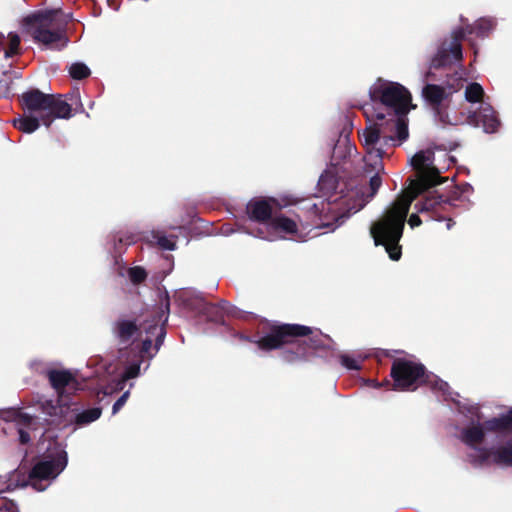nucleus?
I'll return each mask as SVG.
<instances>
[{
  "label": "nucleus",
  "instance_id": "obj_1",
  "mask_svg": "<svg viewBox=\"0 0 512 512\" xmlns=\"http://www.w3.org/2000/svg\"><path fill=\"white\" fill-rule=\"evenodd\" d=\"M434 153L419 151L411 158V166L416 171V179H408L406 195L396 199L383 216L370 227V234L376 246L382 245L393 261L401 258L399 241L402 238L406 218L412 202L431 187L445 182L439 170L432 166Z\"/></svg>",
  "mask_w": 512,
  "mask_h": 512
},
{
  "label": "nucleus",
  "instance_id": "obj_2",
  "mask_svg": "<svg viewBox=\"0 0 512 512\" xmlns=\"http://www.w3.org/2000/svg\"><path fill=\"white\" fill-rule=\"evenodd\" d=\"M285 346L281 358L287 363L306 361L310 350L327 349L321 334L313 335L311 327L301 324H269L266 333L257 341V347L266 352Z\"/></svg>",
  "mask_w": 512,
  "mask_h": 512
},
{
  "label": "nucleus",
  "instance_id": "obj_3",
  "mask_svg": "<svg viewBox=\"0 0 512 512\" xmlns=\"http://www.w3.org/2000/svg\"><path fill=\"white\" fill-rule=\"evenodd\" d=\"M70 19L61 9L39 11L23 20L32 39L53 50H62L69 42L67 26Z\"/></svg>",
  "mask_w": 512,
  "mask_h": 512
},
{
  "label": "nucleus",
  "instance_id": "obj_4",
  "mask_svg": "<svg viewBox=\"0 0 512 512\" xmlns=\"http://www.w3.org/2000/svg\"><path fill=\"white\" fill-rule=\"evenodd\" d=\"M390 376L392 382L386 380V384L394 391H415L422 385L443 390L447 386L446 382L429 372L422 363L406 358L393 360Z\"/></svg>",
  "mask_w": 512,
  "mask_h": 512
},
{
  "label": "nucleus",
  "instance_id": "obj_5",
  "mask_svg": "<svg viewBox=\"0 0 512 512\" xmlns=\"http://www.w3.org/2000/svg\"><path fill=\"white\" fill-rule=\"evenodd\" d=\"M25 114L38 117L42 124L50 127L56 118L69 119L73 114L72 104L63 99L61 94H46L39 89H30L19 97Z\"/></svg>",
  "mask_w": 512,
  "mask_h": 512
},
{
  "label": "nucleus",
  "instance_id": "obj_6",
  "mask_svg": "<svg viewBox=\"0 0 512 512\" xmlns=\"http://www.w3.org/2000/svg\"><path fill=\"white\" fill-rule=\"evenodd\" d=\"M369 97L372 103L382 105L388 116H407L411 109L416 108L410 91L398 82L379 79L369 89Z\"/></svg>",
  "mask_w": 512,
  "mask_h": 512
},
{
  "label": "nucleus",
  "instance_id": "obj_7",
  "mask_svg": "<svg viewBox=\"0 0 512 512\" xmlns=\"http://www.w3.org/2000/svg\"><path fill=\"white\" fill-rule=\"evenodd\" d=\"M67 463V452L62 448H57L53 455L46 456L34 464L28 475L31 486L39 491L44 490L40 482L55 479L65 469Z\"/></svg>",
  "mask_w": 512,
  "mask_h": 512
},
{
  "label": "nucleus",
  "instance_id": "obj_8",
  "mask_svg": "<svg viewBox=\"0 0 512 512\" xmlns=\"http://www.w3.org/2000/svg\"><path fill=\"white\" fill-rule=\"evenodd\" d=\"M465 39V30L461 27L454 29L450 39L440 42L435 55L431 58L430 68L440 69L449 67L463 59L462 41Z\"/></svg>",
  "mask_w": 512,
  "mask_h": 512
},
{
  "label": "nucleus",
  "instance_id": "obj_9",
  "mask_svg": "<svg viewBox=\"0 0 512 512\" xmlns=\"http://www.w3.org/2000/svg\"><path fill=\"white\" fill-rule=\"evenodd\" d=\"M372 118H375L380 123H375L366 127L363 131L362 138L363 144L366 148L367 158L365 161H374V168L378 170L383 169V156L385 154L383 150V139H382V127L384 125L383 121L386 118V115L382 112H378L374 109Z\"/></svg>",
  "mask_w": 512,
  "mask_h": 512
},
{
  "label": "nucleus",
  "instance_id": "obj_10",
  "mask_svg": "<svg viewBox=\"0 0 512 512\" xmlns=\"http://www.w3.org/2000/svg\"><path fill=\"white\" fill-rule=\"evenodd\" d=\"M455 90L450 86L448 88L437 84H426L422 88V98L427 107L443 123L448 120V108L452 101V95Z\"/></svg>",
  "mask_w": 512,
  "mask_h": 512
},
{
  "label": "nucleus",
  "instance_id": "obj_11",
  "mask_svg": "<svg viewBox=\"0 0 512 512\" xmlns=\"http://www.w3.org/2000/svg\"><path fill=\"white\" fill-rule=\"evenodd\" d=\"M170 311V299L166 292L164 301L161 303V307L151 316V319L146 320L142 328L146 336H150L152 339L155 338L154 350L157 353L162 346L166 337V323L168 321V315Z\"/></svg>",
  "mask_w": 512,
  "mask_h": 512
},
{
  "label": "nucleus",
  "instance_id": "obj_12",
  "mask_svg": "<svg viewBox=\"0 0 512 512\" xmlns=\"http://www.w3.org/2000/svg\"><path fill=\"white\" fill-rule=\"evenodd\" d=\"M40 408L45 415L50 417V424L63 427L74 424L77 404L69 402L67 398H63V401H60L59 398L56 401L45 400L40 403Z\"/></svg>",
  "mask_w": 512,
  "mask_h": 512
},
{
  "label": "nucleus",
  "instance_id": "obj_13",
  "mask_svg": "<svg viewBox=\"0 0 512 512\" xmlns=\"http://www.w3.org/2000/svg\"><path fill=\"white\" fill-rule=\"evenodd\" d=\"M311 210L318 216L319 222L316 224L318 228L334 230L350 216V211H341L339 204L336 202L321 201L319 204H314Z\"/></svg>",
  "mask_w": 512,
  "mask_h": 512
},
{
  "label": "nucleus",
  "instance_id": "obj_14",
  "mask_svg": "<svg viewBox=\"0 0 512 512\" xmlns=\"http://www.w3.org/2000/svg\"><path fill=\"white\" fill-rule=\"evenodd\" d=\"M46 377L60 401L81 389L80 382L69 370L50 369Z\"/></svg>",
  "mask_w": 512,
  "mask_h": 512
},
{
  "label": "nucleus",
  "instance_id": "obj_15",
  "mask_svg": "<svg viewBox=\"0 0 512 512\" xmlns=\"http://www.w3.org/2000/svg\"><path fill=\"white\" fill-rule=\"evenodd\" d=\"M447 205H449L448 199H444L441 195L431 194L416 202L414 208L417 213L427 215V220L441 221L445 219L443 213Z\"/></svg>",
  "mask_w": 512,
  "mask_h": 512
},
{
  "label": "nucleus",
  "instance_id": "obj_16",
  "mask_svg": "<svg viewBox=\"0 0 512 512\" xmlns=\"http://www.w3.org/2000/svg\"><path fill=\"white\" fill-rule=\"evenodd\" d=\"M273 204H277L274 198H253L246 205V213L252 221L266 223L272 219Z\"/></svg>",
  "mask_w": 512,
  "mask_h": 512
},
{
  "label": "nucleus",
  "instance_id": "obj_17",
  "mask_svg": "<svg viewBox=\"0 0 512 512\" xmlns=\"http://www.w3.org/2000/svg\"><path fill=\"white\" fill-rule=\"evenodd\" d=\"M476 126L482 127L486 133L497 131L500 121L493 107L488 103H482L480 108L470 116Z\"/></svg>",
  "mask_w": 512,
  "mask_h": 512
},
{
  "label": "nucleus",
  "instance_id": "obj_18",
  "mask_svg": "<svg viewBox=\"0 0 512 512\" xmlns=\"http://www.w3.org/2000/svg\"><path fill=\"white\" fill-rule=\"evenodd\" d=\"M229 302L220 300L218 303L207 302L205 299L198 313L204 315L209 322L224 324Z\"/></svg>",
  "mask_w": 512,
  "mask_h": 512
},
{
  "label": "nucleus",
  "instance_id": "obj_19",
  "mask_svg": "<svg viewBox=\"0 0 512 512\" xmlns=\"http://www.w3.org/2000/svg\"><path fill=\"white\" fill-rule=\"evenodd\" d=\"M138 331L136 320L118 319L113 325V333L121 344H129Z\"/></svg>",
  "mask_w": 512,
  "mask_h": 512
},
{
  "label": "nucleus",
  "instance_id": "obj_20",
  "mask_svg": "<svg viewBox=\"0 0 512 512\" xmlns=\"http://www.w3.org/2000/svg\"><path fill=\"white\" fill-rule=\"evenodd\" d=\"M385 124L394 128L396 130V135H383L382 139L384 145H389L390 142H394L396 139L400 142H403L408 138V120L406 116H389V119L385 122Z\"/></svg>",
  "mask_w": 512,
  "mask_h": 512
},
{
  "label": "nucleus",
  "instance_id": "obj_21",
  "mask_svg": "<svg viewBox=\"0 0 512 512\" xmlns=\"http://www.w3.org/2000/svg\"><path fill=\"white\" fill-rule=\"evenodd\" d=\"M174 299L179 306L192 312H198L204 301L201 295L188 289L177 291L174 295Z\"/></svg>",
  "mask_w": 512,
  "mask_h": 512
},
{
  "label": "nucleus",
  "instance_id": "obj_22",
  "mask_svg": "<svg viewBox=\"0 0 512 512\" xmlns=\"http://www.w3.org/2000/svg\"><path fill=\"white\" fill-rule=\"evenodd\" d=\"M21 39L15 32L8 33L7 36L0 34V46L6 58H11L21 54Z\"/></svg>",
  "mask_w": 512,
  "mask_h": 512
},
{
  "label": "nucleus",
  "instance_id": "obj_23",
  "mask_svg": "<svg viewBox=\"0 0 512 512\" xmlns=\"http://www.w3.org/2000/svg\"><path fill=\"white\" fill-rule=\"evenodd\" d=\"M492 462L501 466H512V440L497 448H492Z\"/></svg>",
  "mask_w": 512,
  "mask_h": 512
},
{
  "label": "nucleus",
  "instance_id": "obj_24",
  "mask_svg": "<svg viewBox=\"0 0 512 512\" xmlns=\"http://www.w3.org/2000/svg\"><path fill=\"white\" fill-rule=\"evenodd\" d=\"M483 427L490 432L507 431L512 427V409L507 414L486 420Z\"/></svg>",
  "mask_w": 512,
  "mask_h": 512
},
{
  "label": "nucleus",
  "instance_id": "obj_25",
  "mask_svg": "<svg viewBox=\"0 0 512 512\" xmlns=\"http://www.w3.org/2000/svg\"><path fill=\"white\" fill-rule=\"evenodd\" d=\"M41 120L33 115L25 114L13 120V126L23 133H33L40 127Z\"/></svg>",
  "mask_w": 512,
  "mask_h": 512
},
{
  "label": "nucleus",
  "instance_id": "obj_26",
  "mask_svg": "<svg viewBox=\"0 0 512 512\" xmlns=\"http://www.w3.org/2000/svg\"><path fill=\"white\" fill-rule=\"evenodd\" d=\"M102 409L100 407L90 408L80 411L77 406L76 415L74 417V424L78 427L88 425L100 418Z\"/></svg>",
  "mask_w": 512,
  "mask_h": 512
},
{
  "label": "nucleus",
  "instance_id": "obj_27",
  "mask_svg": "<svg viewBox=\"0 0 512 512\" xmlns=\"http://www.w3.org/2000/svg\"><path fill=\"white\" fill-rule=\"evenodd\" d=\"M484 429L483 425H475L464 429L462 431V441L472 447L482 443L485 438Z\"/></svg>",
  "mask_w": 512,
  "mask_h": 512
},
{
  "label": "nucleus",
  "instance_id": "obj_28",
  "mask_svg": "<svg viewBox=\"0 0 512 512\" xmlns=\"http://www.w3.org/2000/svg\"><path fill=\"white\" fill-rule=\"evenodd\" d=\"M462 28L465 30V36L467 34H475L477 37L484 38L492 30L493 22L490 19L480 18L473 25L468 24Z\"/></svg>",
  "mask_w": 512,
  "mask_h": 512
},
{
  "label": "nucleus",
  "instance_id": "obj_29",
  "mask_svg": "<svg viewBox=\"0 0 512 512\" xmlns=\"http://www.w3.org/2000/svg\"><path fill=\"white\" fill-rule=\"evenodd\" d=\"M318 187L325 195L335 193L338 188L336 175L330 171H325L319 178Z\"/></svg>",
  "mask_w": 512,
  "mask_h": 512
},
{
  "label": "nucleus",
  "instance_id": "obj_30",
  "mask_svg": "<svg viewBox=\"0 0 512 512\" xmlns=\"http://www.w3.org/2000/svg\"><path fill=\"white\" fill-rule=\"evenodd\" d=\"M271 226L273 229L282 231L286 234H294L297 232V224L294 220L286 216H276L271 219Z\"/></svg>",
  "mask_w": 512,
  "mask_h": 512
},
{
  "label": "nucleus",
  "instance_id": "obj_31",
  "mask_svg": "<svg viewBox=\"0 0 512 512\" xmlns=\"http://www.w3.org/2000/svg\"><path fill=\"white\" fill-rule=\"evenodd\" d=\"M365 162H366V171L367 172L375 171V174L372 175L369 179V189H370L369 197L372 198L376 195V193L378 192L379 188L382 185L381 173H384V168L382 170H378V169L374 168V161L366 160Z\"/></svg>",
  "mask_w": 512,
  "mask_h": 512
},
{
  "label": "nucleus",
  "instance_id": "obj_32",
  "mask_svg": "<svg viewBox=\"0 0 512 512\" xmlns=\"http://www.w3.org/2000/svg\"><path fill=\"white\" fill-rule=\"evenodd\" d=\"M484 96V90L482 86L477 83L473 82L470 83L465 90V99L470 103H477L481 102L482 98Z\"/></svg>",
  "mask_w": 512,
  "mask_h": 512
},
{
  "label": "nucleus",
  "instance_id": "obj_33",
  "mask_svg": "<svg viewBox=\"0 0 512 512\" xmlns=\"http://www.w3.org/2000/svg\"><path fill=\"white\" fill-rule=\"evenodd\" d=\"M69 74L73 79L82 80L88 78L91 72L84 63L76 62L70 66Z\"/></svg>",
  "mask_w": 512,
  "mask_h": 512
},
{
  "label": "nucleus",
  "instance_id": "obj_34",
  "mask_svg": "<svg viewBox=\"0 0 512 512\" xmlns=\"http://www.w3.org/2000/svg\"><path fill=\"white\" fill-rule=\"evenodd\" d=\"M129 278L133 284H140L147 278V272L143 267L135 266L128 271Z\"/></svg>",
  "mask_w": 512,
  "mask_h": 512
},
{
  "label": "nucleus",
  "instance_id": "obj_35",
  "mask_svg": "<svg viewBox=\"0 0 512 512\" xmlns=\"http://www.w3.org/2000/svg\"><path fill=\"white\" fill-rule=\"evenodd\" d=\"M34 420H35V418L33 416H31L30 414L25 413V412H18L15 417L16 423L19 426L26 427V428H29L33 424Z\"/></svg>",
  "mask_w": 512,
  "mask_h": 512
},
{
  "label": "nucleus",
  "instance_id": "obj_36",
  "mask_svg": "<svg viewBox=\"0 0 512 512\" xmlns=\"http://www.w3.org/2000/svg\"><path fill=\"white\" fill-rule=\"evenodd\" d=\"M139 373H140V364L133 363V364L129 365L128 367H126V369L122 375V379H123V381H126L129 379L135 378L139 375Z\"/></svg>",
  "mask_w": 512,
  "mask_h": 512
},
{
  "label": "nucleus",
  "instance_id": "obj_37",
  "mask_svg": "<svg viewBox=\"0 0 512 512\" xmlns=\"http://www.w3.org/2000/svg\"><path fill=\"white\" fill-rule=\"evenodd\" d=\"M152 343H153V340L150 336H146L142 340L141 347H140V353L142 356H148V357L152 358L156 354L155 352L153 354L150 353L151 348H152Z\"/></svg>",
  "mask_w": 512,
  "mask_h": 512
},
{
  "label": "nucleus",
  "instance_id": "obj_38",
  "mask_svg": "<svg viewBox=\"0 0 512 512\" xmlns=\"http://www.w3.org/2000/svg\"><path fill=\"white\" fill-rule=\"evenodd\" d=\"M0 512H18V509L12 500L0 497Z\"/></svg>",
  "mask_w": 512,
  "mask_h": 512
},
{
  "label": "nucleus",
  "instance_id": "obj_39",
  "mask_svg": "<svg viewBox=\"0 0 512 512\" xmlns=\"http://www.w3.org/2000/svg\"><path fill=\"white\" fill-rule=\"evenodd\" d=\"M340 360H341V364L350 370H359L360 369V365L357 362V360H355L354 358H352L348 355H342L340 357Z\"/></svg>",
  "mask_w": 512,
  "mask_h": 512
},
{
  "label": "nucleus",
  "instance_id": "obj_40",
  "mask_svg": "<svg viewBox=\"0 0 512 512\" xmlns=\"http://www.w3.org/2000/svg\"><path fill=\"white\" fill-rule=\"evenodd\" d=\"M157 243L162 249L165 250H174L176 247L175 242L170 240L166 236L158 237Z\"/></svg>",
  "mask_w": 512,
  "mask_h": 512
},
{
  "label": "nucleus",
  "instance_id": "obj_41",
  "mask_svg": "<svg viewBox=\"0 0 512 512\" xmlns=\"http://www.w3.org/2000/svg\"><path fill=\"white\" fill-rule=\"evenodd\" d=\"M129 397V391L124 392L117 401L113 404L112 413L116 414L126 403Z\"/></svg>",
  "mask_w": 512,
  "mask_h": 512
},
{
  "label": "nucleus",
  "instance_id": "obj_42",
  "mask_svg": "<svg viewBox=\"0 0 512 512\" xmlns=\"http://www.w3.org/2000/svg\"><path fill=\"white\" fill-rule=\"evenodd\" d=\"M489 459L492 460V449H482L481 454L477 457V462L482 465Z\"/></svg>",
  "mask_w": 512,
  "mask_h": 512
},
{
  "label": "nucleus",
  "instance_id": "obj_43",
  "mask_svg": "<svg viewBox=\"0 0 512 512\" xmlns=\"http://www.w3.org/2000/svg\"><path fill=\"white\" fill-rule=\"evenodd\" d=\"M18 433H19V442L22 445H26L30 442L31 438H30V434L28 431L24 430L23 428H19Z\"/></svg>",
  "mask_w": 512,
  "mask_h": 512
},
{
  "label": "nucleus",
  "instance_id": "obj_44",
  "mask_svg": "<svg viewBox=\"0 0 512 512\" xmlns=\"http://www.w3.org/2000/svg\"><path fill=\"white\" fill-rule=\"evenodd\" d=\"M408 224L411 228H415L422 224V220L417 213H413L408 219Z\"/></svg>",
  "mask_w": 512,
  "mask_h": 512
},
{
  "label": "nucleus",
  "instance_id": "obj_45",
  "mask_svg": "<svg viewBox=\"0 0 512 512\" xmlns=\"http://www.w3.org/2000/svg\"><path fill=\"white\" fill-rule=\"evenodd\" d=\"M239 339H240V340H243V341H248V342L254 343V344H256V345H257V341L259 340V339H257V340H253L251 337H249V336H245V335H240V336H239Z\"/></svg>",
  "mask_w": 512,
  "mask_h": 512
},
{
  "label": "nucleus",
  "instance_id": "obj_46",
  "mask_svg": "<svg viewBox=\"0 0 512 512\" xmlns=\"http://www.w3.org/2000/svg\"><path fill=\"white\" fill-rule=\"evenodd\" d=\"M369 382L371 383V385H372L373 387H380V386H384V385L388 386V385L386 384V381H384V382H383V383H381V384L377 383V382H376V381H374V380H370Z\"/></svg>",
  "mask_w": 512,
  "mask_h": 512
},
{
  "label": "nucleus",
  "instance_id": "obj_47",
  "mask_svg": "<svg viewBox=\"0 0 512 512\" xmlns=\"http://www.w3.org/2000/svg\"><path fill=\"white\" fill-rule=\"evenodd\" d=\"M132 242H134L133 238H131V239L129 238L125 243L126 244H131Z\"/></svg>",
  "mask_w": 512,
  "mask_h": 512
},
{
  "label": "nucleus",
  "instance_id": "obj_48",
  "mask_svg": "<svg viewBox=\"0 0 512 512\" xmlns=\"http://www.w3.org/2000/svg\"><path fill=\"white\" fill-rule=\"evenodd\" d=\"M364 114L366 115L367 119L370 120L367 110L364 111Z\"/></svg>",
  "mask_w": 512,
  "mask_h": 512
}]
</instances>
